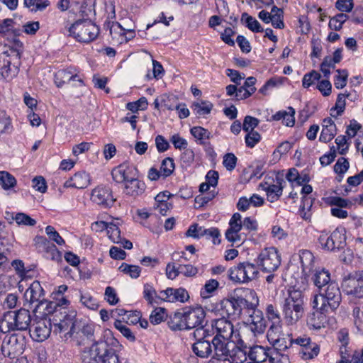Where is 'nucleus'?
<instances>
[{"mask_svg": "<svg viewBox=\"0 0 363 363\" xmlns=\"http://www.w3.org/2000/svg\"><path fill=\"white\" fill-rule=\"evenodd\" d=\"M337 74L335 77L334 84L337 89H342L347 84L348 72L346 69H337Z\"/></svg>", "mask_w": 363, "mask_h": 363, "instance_id": "obj_53", "label": "nucleus"}, {"mask_svg": "<svg viewBox=\"0 0 363 363\" xmlns=\"http://www.w3.org/2000/svg\"><path fill=\"white\" fill-rule=\"evenodd\" d=\"M35 241L37 244L43 246V247L50 249L52 255V259H58L60 257V252L57 250L55 246L54 245H50L49 241L45 237H36Z\"/></svg>", "mask_w": 363, "mask_h": 363, "instance_id": "obj_52", "label": "nucleus"}, {"mask_svg": "<svg viewBox=\"0 0 363 363\" xmlns=\"http://www.w3.org/2000/svg\"><path fill=\"white\" fill-rule=\"evenodd\" d=\"M312 280L318 290L333 282L330 279V274L325 268L315 269Z\"/></svg>", "mask_w": 363, "mask_h": 363, "instance_id": "obj_31", "label": "nucleus"}, {"mask_svg": "<svg viewBox=\"0 0 363 363\" xmlns=\"http://www.w3.org/2000/svg\"><path fill=\"white\" fill-rule=\"evenodd\" d=\"M259 274L257 265L250 262H242L229 271L230 279L237 283H247L254 280Z\"/></svg>", "mask_w": 363, "mask_h": 363, "instance_id": "obj_10", "label": "nucleus"}, {"mask_svg": "<svg viewBox=\"0 0 363 363\" xmlns=\"http://www.w3.org/2000/svg\"><path fill=\"white\" fill-rule=\"evenodd\" d=\"M90 199L93 203L104 208L111 207L116 201L111 189L104 186L95 187L91 191Z\"/></svg>", "mask_w": 363, "mask_h": 363, "instance_id": "obj_16", "label": "nucleus"}, {"mask_svg": "<svg viewBox=\"0 0 363 363\" xmlns=\"http://www.w3.org/2000/svg\"><path fill=\"white\" fill-rule=\"evenodd\" d=\"M167 316L166 311L163 308H155L150 315V322L153 325H157L164 320Z\"/></svg>", "mask_w": 363, "mask_h": 363, "instance_id": "obj_47", "label": "nucleus"}, {"mask_svg": "<svg viewBox=\"0 0 363 363\" xmlns=\"http://www.w3.org/2000/svg\"><path fill=\"white\" fill-rule=\"evenodd\" d=\"M23 4L31 12L36 13L45 11L50 2L49 0H24Z\"/></svg>", "mask_w": 363, "mask_h": 363, "instance_id": "obj_36", "label": "nucleus"}, {"mask_svg": "<svg viewBox=\"0 0 363 363\" xmlns=\"http://www.w3.org/2000/svg\"><path fill=\"white\" fill-rule=\"evenodd\" d=\"M299 257L302 272L305 275L308 276L314 271L315 257L311 251L307 250H301Z\"/></svg>", "mask_w": 363, "mask_h": 363, "instance_id": "obj_29", "label": "nucleus"}, {"mask_svg": "<svg viewBox=\"0 0 363 363\" xmlns=\"http://www.w3.org/2000/svg\"><path fill=\"white\" fill-rule=\"evenodd\" d=\"M125 193L132 196L142 194L145 190V184L143 181L138 179L137 176L129 180L125 185Z\"/></svg>", "mask_w": 363, "mask_h": 363, "instance_id": "obj_30", "label": "nucleus"}, {"mask_svg": "<svg viewBox=\"0 0 363 363\" xmlns=\"http://www.w3.org/2000/svg\"><path fill=\"white\" fill-rule=\"evenodd\" d=\"M200 233H202V237L206 236L207 238H212L214 244L220 243V233L218 228H211L200 229Z\"/></svg>", "mask_w": 363, "mask_h": 363, "instance_id": "obj_58", "label": "nucleus"}, {"mask_svg": "<svg viewBox=\"0 0 363 363\" xmlns=\"http://www.w3.org/2000/svg\"><path fill=\"white\" fill-rule=\"evenodd\" d=\"M26 344V337L22 334L7 335L1 344V353L6 357L14 359L23 353Z\"/></svg>", "mask_w": 363, "mask_h": 363, "instance_id": "obj_8", "label": "nucleus"}, {"mask_svg": "<svg viewBox=\"0 0 363 363\" xmlns=\"http://www.w3.org/2000/svg\"><path fill=\"white\" fill-rule=\"evenodd\" d=\"M194 336L197 341L193 345L194 352L202 358L208 357L213 353V347L211 345V340H206L211 336L208 329L199 328L194 332Z\"/></svg>", "mask_w": 363, "mask_h": 363, "instance_id": "obj_12", "label": "nucleus"}, {"mask_svg": "<svg viewBox=\"0 0 363 363\" xmlns=\"http://www.w3.org/2000/svg\"><path fill=\"white\" fill-rule=\"evenodd\" d=\"M271 344L272 345L273 347L270 348V350H276L278 352L281 359V363H287L288 357L281 352L286 351L292 345L293 339L289 336L279 337L276 340V341H274V342H272Z\"/></svg>", "mask_w": 363, "mask_h": 363, "instance_id": "obj_28", "label": "nucleus"}, {"mask_svg": "<svg viewBox=\"0 0 363 363\" xmlns=\"http://www.w3.org/2000/svg\"><path fill=\"white\" fill-rule=\"evenodd\" d=\"M173 303L181 302L184 303L189 298V295L187 291L184 288L173 289Z\"/></svg>", "mask_w": 363, "mask_h": 363, "instance_id": "obj_59", "label": "nucleus"}, {"mask_svg": "<svg viewBox=\"0 0 363 363\" xmlns=\"http://www.w3.org/2000/svg\"><path fill=\"white\" fill-rule=\"evenodd\" d=\"M11 121L10 117L5 111H0V137L11 130Z\"/></svg>", "mask_w": 363, "mask_h": 363, "instance_id": "obj_50", "label": "nucleus"}, {"mask_svg": "<svg viewBox=\"0 0 363 363\" xmlns=\"http://www.w3.org/2000/svg\"><path fill=\"white\" fill-rule=\"evenodd\" d=\"M70 81H77L79 83L78 86L84 85L82 79L71 69L59 70L55 74V82L57 87H61Z\"/></svg>", "mask_w": 363, "mask_h": 363, "instance_id": "obj_24", "label": "nucleus"}, {"mask_svg": "<svg viewBox=\"0 0 363 363\" xmlns=\"http://www.w3.org/2000/svg\"><path fill=\"white\" fill-rule=\"evenodd\" d=\"M225 360H228L231 363H244L247 361V352L242 349L237 347L231 348L229 355H228Z\"/></svg>", "mask_w": 363, "mask_h": 363, "instance_id": "obj_34", "label": "nucleus"}, {"mask_svg": "<svg viewBox=\"0 0 363 363\" xmlns=\"http://www.w3.org/2000/svg\"><path fill=\"white\" fill-rule=\"evenodd\" d=\"M106 343H117V340L113 337L110 330L104 333L103 338L92 342L91 346L85 347L81 354V359L84 363L101 362L104 350Z\"/></svg>", "mask_w": 363, "mask_h": 363, "instance_id": "obj_7", "label": "nucleus"}, {"mask_svg": "<svg viewBox=\"0 0 363 363\" xmlns=\"http://www.w3.org/2000/svg\"><path fill=\"white\" fill-rule=\"evenodd\" d=\"M174 169V160L170 157H167L162 160L160 172L164 177H167L172 174Z\"/></svg>", "mask_w": 363, "mask_h": 363, "instance_id": "obj_55", "label": "nucleus"}, {"mask_svg": "<svg viewBox=\"0 0 363 363\" xmlns=\"http://www.w3.org/2000/svg\"><path fill=\"white\" fill-rule=\"evenodd\" d=\"M266 315L268 320L272 322V324H279L281 320L280 314L274 306L272 304L267 305L266 308Z\"/></svg>", "mask_w": 363, "mask_h": 363, "instance_id": "obj_56", "label": "nucleus"}, {"mask_svg": "<svg viewBox=\"0 0 363 363\" xmlns=\"http://www.w3.org/2000/svg\"><path fill=\"white\" fill-rule=\"evenodd\" d=\"M7 216H11V219L14 220L16 223L20 225H28V226H33L36 224V220L35 219H33L30 218L28 215L23 213H18L15 216H13L12 214H10V213L6 212V213Z\"/></svg>", "mask_w": 363, "mask_h": 363, "instance_id": "obj_42", "label": "nucleus"}, {"mask_svg": "<svg viewBox=\"0 0 363 363\" xmlns=\"http://www.w3.org/2000/svg\"><path fill=\"white\" fill-rule=\"evenodd\" d=\"M249 295L255 300V302H250L242 297L231 298L222 301L223 309L229 316H235L241 313L242 308L247 310V308H255L258 303L256 294L254 291H250Z\"/></svg>", "mask_w": 363, "mask_h": 363, "instance_id": "obj_9", "label": "nucleus"}, {"mask_svg": "<svg viewBox=\"0 0 363 363\" xmlns=\"http://www.w3.org/2000/svg\"><path fill=\"white\" fill-rule=\"evenodd\" d=\"M80 302L82 305L89 309L96 311L99 308V303L89 294H82L80 296Z\"/></svg>", "mask_w": 363, "mask_h": 363, "instance_id": "obj_48", "label": "nucleus"}, {"mask_svg": "<svg viewBox=\"0 0 363 363\" xmlns=\"http://www.w3.org/2000/svg\"><path fill=\"white\" fill-rule=\"evenodd\" d=\"M242 228V216L240 213H235L229 221V228L225 231V238L230 242H242L245 236L240 233Z\"/></svg>", "mask_w": 363, "mask_h": 363, "instance_id": "obj_17", "label": "nucleus"}, {"mask_svg": "<svg viewBox=\"0 0 363 363\" xmlns=\"http://www.w3.org/2000/svg\"><path fill=\"white\" fill-rule=\"evenodd\" d=\"M191 133L196 139L200 141V143H202L203 140L208 139L210 137V133L208 130L201 126L193 127L191 129Z\"/></svg>", "mask_w": 363, "mask_h": 363, "instance_id": "obj_60", "label": "nucleus"}, {"mask_svg": "<svg viewBox=\"0 0 363 363\" xmlns=\"http://www.w3.org/2000/svg\"><path fill=\"white\" fill-rule=\"evenodd\" d=\"M285 181L281 177H277L275 184L268 185L264 189L267 193V200L273 203L277 201L282 194Z\"/></svg>", "mask_w": 363, "mask_h": 363, "instance_id": "obj_27", "label": "nucleus"}, {"mask_svg": "<svg viewBox=\"0 0 363 363\" xmlns=\"http://www.w3.org/2000/svg\"><path fill=\"white\" fill-rule=\"evenodd\" d=\"M213 345V357L219 360H225L230 354L231 348L235 347V342L224 338L213 337L211 340Z\"/></svg>", "mask_w": 363, "mask_h": 363, "instance_id": "obj_20", "label": "nucleus"}, {"mask_svg": "<svg viewBox=\"0 0 363 363\" xmlns=\"http://www.w3.org/2000/svg\"><path fill=\"white\" fill-rule=\"evenodd\" d=\"M69 33L76 40L89 43L97 38L99 28L90 20H79L69 27Z\"/></svg>", "mask_w": 363, "mask_h": 363, "instance_id": "obj_6", "label": "nucleus"}, {"mask_svg": "<svg viewBox=\"0 0 363 363\" xmlns=\"http://www.w3.org/2000/svg\"><path fill=\"white\" fill-rule=\"evenodd\" d=\"M193 110L196 115L204 116L211 113L213 108V104L206 101H201L193 104Z\"/></svg>", "mask_w": 363, "mask_h": 363, "instance_id": "obj_43", "label": "nucleus"}, {"mask_svg": "<svg viewBox=\"0 0 363 363\" xmlns=\"http://www.w3.org/2000/svg\"><path fill=\"white\" fill-rule=\"evenodd\" d=\"M184 313L188 330L203 328L206 313L201 307L186 308Z\"/></svg>", "mask_w": 363, "mask_h": 363, "instance_id": "obj_19", "label": "nucleus"}, {"mask_svg": "<svg viewBox=\"0 0 363 363\" xmlns=\"http://www.w3.org/2000/svg\"><path fill=\"white\" fill-rule=\"evenodd\" d=\"M45 233L48 235L49 239L55 242L57 245H62L65 244L64 239L60 235V234L55 230V229L48 225L45 228Z\"/></svg>", "mask_w": 363, "mask_h": 363, "instance_id": "obj_64", "label": "nucleus"}, {"mask_svg": "<svg viewBox=\"0 0 363 363\" xmlns=\"http://www.w3.org/2000/svg\"><path fill=\"white\" fill-rule=\"evenodd\" d=\"M18 300V298L17 295L14 294H9L6 295L1 301V305L4 308L12 309L17 306Z\"/></svg>", "mask_w": 363, "mask_h": 363, "instance_id": "obj_62", "label": "nucleus"}, {"mask_svg": "<svg viewBox=\"0 0 363 363\" xmlns=\"http://www.w3.org/2000/svg\"><path fill=\"white\" fill-rule=\"evenodd\" d=\"M90 184V177L85 172H79L74 174L69 180L66 181L64 186L66 188L73 187L77 189H84Z\"/></svg>", "mask_w": 363, "mask_h": 363, "instance_id": "obj_26", "label": "nucleus"}, {"mask_svg": "<svg viewBox=\"0 0 363 363\" xmlns=\"http://www.w3.org/2000/svg\"><path fill=\"white\" fill-rule=\"evenodd\" d=\"M113 180L119 184H124V185L137 176L135 169L133 166L127 164H121L115 167L111 172Z\"/></svg>", "mask_w": 363, "mask_h": 363, "instance_id": "obj_22", "label": "nucleus"}, {"mask_svg": "<svg viewBox=\"0 0 363 363\" xmlns=\"http://www.w3.org/2000/svg\"><path fill=\"white\" fill-rule=\"evenodd\" d=\"M248 357L253 363H262L267 359L269 363H281V361L278 352L259 345L253 346L250 349Z\"/></svg>", "mask_w": 363, "mask_h": 363, "instance_id": "obj_15", "label": "nucleus"}, {"mask_svg": "<svg viewBox=\"0 0 363 363\" xmlns=\"http://www.w3.org/2000/svg\"><path fill=\"white\" fill-rule=\"evenodd\" d=\"M94 327L91 325L86 324L83 325V327L80 329L78 334L79 337L82 339L79 341V344H85V340L90 342H95L94 339Z\"/></svg>", "mask_w": 363, "mask_h": 363, "instance_id": "obj_41", "label": "nucleus"}, {"mask_svg": "<svg viewBox=\"0 0 363 363\" xmlns=\"http://www.w3.org/2000/svg\"><path fill=\"white\" fill-rule=\"evenodd\" d=\"M114 327L118 330L121 334L129 341L134 342L135 340V337L133 332L129 328L124 325L122 321L116 320L114 322Z\"/></svg>", "mask_w": 363, "mask_h": 363, "instance_id": "obj_49", "label": "nucleus"}, {"mask_svg": "<svg viewBox=\"0 0 363 363\" xmlns=\"http://www.w3.org/2000/svg\"><path fill=\"white\" fill-rule=\"evenodd\" d=\"M24 298L30 304L36 303L34 312L43 313L44 315L52 312L50 306L52 303L45 299V291L38 281H34L30 285L24 294Z\"/></svg>", "mask_w": 363, "mask_h": 363, "instance_id": "obj_5", "label": "nucleus"}, {"mask_svg": "<svg viewBox=\"0 0 363 363\" xmlns=\"http://www.w3.org/2000/svg\"><path fill=\"white\" fill-rule=\"evenodd\" d=\"M211 336L213 337L224 338V340H230L234 330L232 323L225 318L213 320L211 322Z\"/></svg>", "mask_w": 363, "mask_h": 363, "instance_id": "obj_18", "label": "nucleus"}, {"mask_svg": "<svg viewBox=\"0 0 363 363\" xmlns=\"http://www.w3.org/2000/svg\"><path fill=\"white\" fill-rule=\"evenodd\" d=\"M281 309L284 320L287 325L296 323L304 313L302 291L290 287L287 291V296L282 303Z\"/></svg>", "mask_w": 363, "mask_h": 363, "instance_id": "obj_1", "label": "nucleus"}, {"mask_svg": "<svg viewBox=\"0 0 363 363\" xmlns=\"http://www.w3.org/2000/svg\"><path fill=\"white\" fill-rule=\"evenodd\" d=\"M31 315L29 310L21 308L8 311L0 318V331L7 333L11 331H26L29 329Z\"/></svg>", "mask_w": 363, "mask_h": 363, "instance_id": "obj_3", "label": "nucleus"}, {"mask_svg": "<svg viewBox=\"0 0 363 363\" xmlns=\"http://www.w3.org/2000/svg\"><path fill=\"white\" fill-rule=\"evenodd\" d=\"M116 223H109L107 228V235L108 238L114 243H120L122 242L121 236V230L118 228V219Z\"/></svg>", "mask_w": 363, "mask_h": 363, "instance_id": "obj_39", "label": "nucleus"}, {"mask_svg": "<svg viewBox=\"0 0 363 363\" xmlns=\"http://www.w3.org/2000/svg\"><path fill=\"white\" fill-rule=\"evenodd\" d=\"M167 277L171 280L174 279L180 274V264H177L174 262H169L166 267Z\"/></svg>", "mask_w": 363, "mask_h": 363, "instance_id": "obj_61", "label": "nucleus"}, {"mask_svg": "<svg viewBox=\"0 0 363 363\" xmlns=\"http://www.w3.org/2000/svg\"><path fill=\"white\" fill-rule=\"evenodd\" d=\"M326 203L330 206H336V208L347 207L351 202L339 196H329L326 198Z\"/></svg>", "mask_w": 363, "mask_h": 363, "instance_id": "obj_63", "label": "nucleus"}, {"mask_svg": "<svg viewBox=\"0 0 363 363\" xmlns=\"http://www.w3.org/2000/svg\"><path fill=\"white\" fill-rule=\"evenodd\" d=\"M184 318V312L174 313L168 322L169 328L172 330H188Z\"/></svg>", "mask_w": 363, "mask_h": 363, "instance_id": "obj_32", "label": "nucleus"}, {"mask_svg": "<svg viewBox=\"0 0 363 363\" xmlns=\"http://www.w3.org/2000/svg\"><path fill=\"white\" fill-rule=\"evenodd\" d=\"M20 53L8 48L0 54V78L9 81L17 76L20 66Z\"/></svg>", "mask_w": 363, "mask_h": 363, "instance_id": "obj_4", "label": "nucleus"}, {"mask_svg": "<svg viewBox=\"0 0 363 363\" xmlns=\"http://www.w3.org/2000/svg\"><path fill=\"white\" fill-rule=\"evenodd\" d=\"M74 328V323L72 320H61L59 323L55 324L54 333L61 334L65 333L64 337L67 339L71 337Z\"/></svg>", "mask_w": 363, "mask_h": 363, "instance_id": "obj_35", "label": "nucleus"}, {"mask_svg": "<svg viewBox=\"0 0 363 363\" xmlns=\"http://www.w3.org/2000/svg\"><path fill=\"white\" fill-rule=\"evenodd\" d=\"M116 344V343H106L101 360V363H121L116 350L111 347Z\"/></svg>", "mask_w": 363, "mask_h": 363, "instance_id": "obj_33", "label": "nucleus"}, {"mask_svg": "<svg viewBox=\"0 0 363 363\" xmlns=\"http://www.w3.org/2000/svg\"><path fill=\"white\" fill-rule=\"evenodd\" d=\"M249 317L247 323L250 329L255 334H262L266 328V321L263 317L262 312L256 309V306L253 308H247Z\"/></svg>", "mask_w": 363, "mask_h": 363, "instance_id": "obj_21", "label": "nucleus"}, {"mask_svg": "<svg viewBox=\"0 0 363 363\" xmlns=\"http://www.w3.org/2000/svg\"><path fill=\"white\" fill-rule=\"evenodd\" d=\"M337 133L336 125L323 128L320 135V140L324 143L330 141Z\"/></svg>", "mask_w": 363, "mask_h": 363, "instance_id": "obj_57", "label": "nucleus"}, {"mask_svg": "<svg viewBox=\"0 0 363 363\" xmlns=\"http://www.w3.org/2000/svg\"><path fill=\"white\" fill-rule=\"evenodd\" d=\"M328 311L316 309L315 311L310 313L307 318V325L310 329L318 330L325 327L327 317L325 313Z\"/></svg>", "mask_w": 363, "mask_h": 363, "instance_id": "obj_25", "label": "nucleus"}, {"mask_svg": "<svg viewBox=\"0 0 363 363\" xmlns=\"http://www.w3.org/2000/svg\"><path fill=\"white\" fill-rule=\"evenodd\" d=\"M0 184L4 190H9L16 185V179L8 172L1 171Z\"/></svg>", "mask_w": 363, "mask_h": 363, "instance_id": "obj_40", "label": "nucleus"}, {"mask_svg": "<svg viewBox=\"0 0 363 363\" xmlns=\"http://www.w3.org/2000/svg\"><path fill=\"white\" fill-rule=\"evenodd\" d=\"M320 79V74L315 70H312L311 72L304 74L302 79V85L304 88H308Z\"/></svg>", "mask_w": 363, "mask_h": 363, "instance_id": "obj_54", "label": "nucleus"}, {"mask_svg": "<svg viewBox=\"0 0 363 363\" xmlns=\"http://www.w3.org/2000/svg\"><path fill=\"white\" fill-rule=\"evenodd\" d=\"M319 294L313 296L311 306L315 309L328 311L330 308L333 311L336 310L342 300L341 292L338 284L335 281L318 290Z\"/></svg>", "mask_w": 363, "mask_h": 363, "instance_id": "obj_2", "label": "nucleus"}, {"mask_svg": "<svg viewBox=\"0 0 363 363\" xmlns=\"http://www.w3.org/2000/svg\"><path fill=\"white\" fill-rule=\"evenodd\" d=\"M119 270L125 274L129 275L133 279L139 277L141 272L139 266L130 265L126 263H122L119 267Z\"/></svg>", "mask_w": 363, "mask_h": 363, "instance_id": "obj_46", "label": "nucleus"}, {"mask_svg": "<svg viewBox=\"0 0 363 363\" xmlns=\"http://www.w3.org/2000/svg\"><path fill=\"white\" fill-rule=\"evenodd\" d=\"M51 333V323L50 320H40L34 324L33 330H30L31 338L37 342L46 340Z\"/></svg>", "mask_w": 363, "mask_h": 363, "instance_id": "obj_23", "label": "nucleus"}, {"mask_svg": "<svg viewBox=\"0 0 363 363\" xmlns=\"http://www.w3.org/2000/svg\"><path fill=\"white\" fill-rule=\"evenodd\" d=\"M143 297L150 305L157 303L158 295L154 287L150 284H145L143 286Z\"/></svg>", "mask_w": 363, "mask_h": 363, "instance_id": "obj_44", "label": "nucleus"}, {"mask_svg": "<svg viewBox=\"0 0 363 363\" xmlns=\"http://www.w3.org/2000/svg\"><path fill=\"white\" fill-rule=\"evenodd\" d=\"M301 357L305 360L312 359L318 356L320 347L315 342H311L308 345L301 349Z\"/></svg>", "mask_w": 363, "mask_h": 363, "instance_id": "obj_38", "label": "nucleus"}, {"mask_svg": "<svg viewBox=\"0 0 363 363\" xmlns=\"http://www.w3.org/2000/svg\"><path fill=\"white\" fill-rule=\"evenodd\" d=\"M219 286V283L216 279H210L207 281L201 291V295L203 298H208L215 291Z\"/></svg>", "mask_w": 363, "mask_h": 363, "instance_id": "obj_51", "label": "nucleus"}, {"mask_svg": "<svg viewBox=\"0 0 363 363\" xmlns=\"http://www.w3.org/2000/svg\"><path fill=\"white\" fill-rule=\"evenodd\" d=\"M321 247L328 251H335L342 248L345 244V236L338 229L329 234L323 231L318 238Z\"/></svg>", "mask_w": 363, "mask_h": 363, "instance_id": "obj_14", "label": "nucleus"}, {"mask_svg": "<svg viewBox=\"0 0 363 363\" xmlns=\"http://www.w3.org/2000/svg\"><path fill=\"white\" fill-rule=\"evenodd\" d=\"M257 264L264 272L272 273L281 264V257L275 247H266L259 254Z\"/></svg>", "mask_w": 363, "mask_h": 363, "instance_id": "obj_11", "label": "nucleus"}, {"mask_svg": "<svg viewBox=\"0 0 363 363\" xmlns=\"http://www.w3.org/2000/svg\"><path fill=\"white\" fill-rule=\"evenodd\" d=\"M342 287L348 295L356 298H363V271L354 272L345 277Z\"/></svg>", "mask_w": 363, "mask_h": 363, "instance_id": "obj_13", "label": "nucleus"}, {"mask_svg": "<svg viewBox=\"0 0 363 363\" xmlns=\"http://www.w3.org/2000/svg\"><path fill=\"white\" fill-rule=\"evenodd\" d=\"M14 21L11 18L4 19L0 23V34L4 37L9 38L11 35H16V31L13 30Z\"/></svg>", "mask_w": 363, "mask_h": 363, "instance_id": "obj_45", "label": "nucleus"}, {"mask_svg": "<svg viewBox=\"0 0 363 363\" xmlns=\"http://www.w3.org/2000/svg\"><path fill=\"white\" fill-rule=\"evenodd\" d=\"M241 22L245 23L247 28L252 32L259 33L263 31V28L261 27L258 21L252 16H249L247 13L242 14Z\"/></svg>", "mask_w": 363, "mask_h": 363, "instance_id": "obj_37", "label": "nucleus"}]
</instances>
